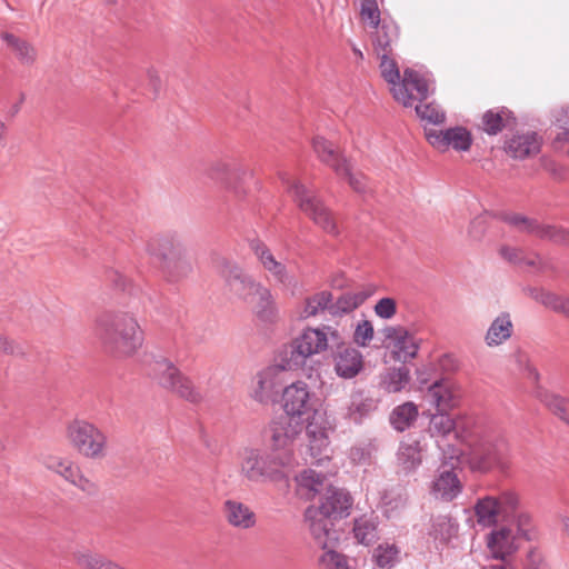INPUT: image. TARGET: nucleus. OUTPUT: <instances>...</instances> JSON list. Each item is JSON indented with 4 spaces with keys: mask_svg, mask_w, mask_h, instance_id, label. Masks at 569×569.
I'll use <instances>...</instances> for the list:
<instances>
[{
    "mask_svg": "<svg viewBox=\"0 0 569 569\" xmlns=\"http://www.w3.org/2000/svg\"><path fill=\"white\" fill-rule=\"evenodd\" d=\"M282 409L284 415L305 421L307 442L305 452H301L303 461L321 465L329 460L331 453L329 433L333 431L335 425L306 381L297 380L283 388Z\"/></svg>",
    "mask_w": 569,
    "mask_h": 569,
    "instance_id": "1",
    "label": "nucleus"
},
{
    "mask_svg": "<svg viewBox=\"0 0 569 569\" xmlns=\"http://www.w3.org/2000/svg\"><path fill=\"white\" fill-rule=\"evenodd\" d=\"M353 500L348 491L331 486L320 498L319 505H310L305 511L308 531L322 552L338 546V533L333 521L350 515Z\"/></svg>",
    "mask_w": 569,
    "mask_h": 569,
    "instance_id": "2",
    "label": "nucleus"
},
{
    "mask_svg": "<svg viewBox=\"0 0 569 569\" xmlns=\"http://www.w3.org/2000/svg\"><path fill=\"white\" fill-rule=\"evenodd\" d=\"M383 30L388 36V41H382L380 34L375 41V51L380 59V72L382 78L391 84L393 98L405 107H409L413 100H421L428 96L430 81L410 69H407L403 78L400 79L397 62L391 57V43L395 40V31L392 29Z\"/></svg>",
    "mask_w": 569,
    "mask_h": 569,
    "instance_id": "3",
    "label": "nucleus"
},
{
    "mask_svg": "<svg viewBox=\"0 0 569 569\" xmlns=\"http://www.w3.org/2000/svg\"><path fill=\"white\" fill-rule=\"evenodd\" d=\"M297 459L290 455L264 456L258 448L246 447L239 452L238 471L247 481L261 483H283L288 487L289 479L298 466Z\"/></svg>",
    "mask_w": 569,
    "mask_h": 569,
    "instance_id": "4",
    "label": "nucleus"
},
{
    "mask_svg": "<svg viewBox=\"0 0 569 569\" xmlns=\"http://www.w3.org/2000/svg\"><path fill=\"white\" fill-rule=\"evenodd\" d=\"M96 329L104 346L119 357H131L142 347L143 331L131 313H104L97 319Z\"/></svg>",
    "mask_w": 569,
    "mask_h": 569,
    "instance_id": "5",
    "label": "nucleus"
},
{
    "mask_svg": "<svg viewBox=\"0 0 569 569\" xmlns=\"http://www.w3.org/2000/svg\"><path fill=\"white\" fill-rule=\"evenodd\" d=\"M343 339L345 333L337 326L322 323L317 327H306L286 349L283 368L298 369L310 357L321 355L329 348L340 347L343 345Z\"/></svg>",
    "mask_w": 569,
    "mask_h": 569,
    "instance_id": "6",
    "label": "nucleus"
},
{
    "mask_svg": "<svg viewBox=\"0 0 569 569\" xmlns=\"http://www.w3.org/2000/svg\"><path fill=\"white\" fill-rule=\"evenodd\" d=\"M228 281L230 288L252 307L253 312L261 321L272 322L276 320L278 308L269 288L239 269L231 271Z\"/></svg>",
    "mask_w": 569,
    "mask_h": 569,
    "instance_id": "7",
    "label": "nucleus"
},
{
    "mask_svg": "<svg viewBox=\"0 0 569 569\" xmlns=\"http://www.w3.org/2000/svg\"><path fill=\"white\" fill-rule=\"evenodd\" d=\"M64 437L70 447L83 458L101 460L108 455L107 433L87 419L69 421L66 426Z\"/></svg>",
    "mask_w": 569,
    "mask_h": 569,
    "instance_id": "8",
    "label": "nucleus"
},
{
    "mask_svg": "<svg viewBox=\"0 0 569 569\" xmlns=\"http://www.w3.org/2000/svg\"><path fill=\"white\" fill-rule=\"evenodd\" d=\"M468 463L472 470L488 472L498 469L506 472L510 468L508 445L493 433L480 435L471 445Z\"/></svg>",
    "mask_w": 569,
    "mask_h": 569,
    "instance_id": "9",
    "label": "nucleus"
},
{
    "mask_svg": "<svg viewBox=\"0 0 569 569\" xmlns=\"http://www.w3.org/2000/svg\"><path fill=\"white\" fill-rule=\"evenodd\" d=\"M278 176L282 184L287 188V191L295 197L299 208L308 214L317 226L322 228L327 233H338L335 217L317 197L310 194L305 186L298 180H295L289 172L280 171Z\"/></svg>",
    "mask_w": 569,
    "mask_h": 569,
    "instance_id": "10",
    "label": "nucleus"
},
{
    "mask_svg": "<svg viewBox=\"0 0 569 569\" xmlns=\"http://www.w3.org/2000/svg\"><path fill=\"white\" fill-rule=\"evenodd\" d=\"M303 428V420L287 415L272 420L268 429L271 453L274 456L290 455L296 459L293 446L300 438Z\"/></svg>",
    "mask_w": 569,
    "mask_h": 569,
    "instance_id": "11",
    "label": "nucleus"
},
{
    "mask_svg": "<svg viewBox=\"0 0 569 569\" xmlns=\"http://www.w3.org/2000/svg\"><path fill=\"white\" fill-rule=\"evenodd\" d=\"M146 252L160 262L163 273L170 281L177 279L176 270L186 253L179 240L169 236L154 237L146 243Z\"/></svg>",
    "mask_w": 569,
    "mask_h": 569,
    "instance_id": "12",
    "label": "nucleus"
},
{
    "mask_svg": "<svg viewBox=\"0 0 569 569\" xmlns=\"http://www.w3.org/2000/svg\"><path fill=\"white\" fill-rule=\"evenodd\" d=\"M386 348L398 362H409L418 355L421 339L402 326H390L383 330Z\"/></svg>",
    "mask_w": 569,
    "mask_h": 569,
    "instance_id": "13",
    "label": "nucleus"
},
{
    "mask_svg": "<svg viewBox=\"0 0 569 569\" xmlns=\"http://www.w3.org/2000/svg\"><path fill=\"white\" fill-rule=\"evenodd\" d=\"M44 467L88 495H93L98 490L96 482L89 479L79 463L69 457L48 456Z\"/></svg>",
    "mask_w": 569,
    "mask_h": 569,
    "instance_id": "14",
    "label": "nucleus"
},
{
    "mask_svg": "<svg viewBox=\"0 0 569 569\" xmlns=\"http://www.w3.org/2000/svg\"><path fill=\"white\" fill-rule=\"evenodd\" d=\"M287 369L283 368V357L278 366H269L254 376L251 385L250 396L260 403L272 402L281 387L282 375Z\"/></svg>",
    "mask_w": 569,
    "mask_h": 569,
    "instance_id": "15",
    "label": "nucleus"
},
{
    "mask_svg": "<svg viewBox=\"0 0 569 569\" xmlns=\"http://www.w3.org/2000/svg\"><path fill=\"white\" fill-rule=\"evenodd\" d=\"M425 136L430 146L440 152H446L449 149L468 151L472 144L470 131L461 126L445 130L427 129Z\"/></svg>",
    "mask_w": 569,
    "mask_h": 569,
    "instance_id": "16",
    "label": "nucleus"
},
{
    "mask_svg": "<svg viewBox=\"0 0 569 569\" xmlns=\"http://www.w3.org/2000/svg\"><path fill=\"white\" fill-rule=\"evenodd\" d=\"M518 505V497L512 491H506L499 497H485L475 507L478 522L483 526L493 525L499 517H505Z\"/></svg>",
    "mask_w": 569,
    "mask_h": 569,
    "instance_id": "17",
    "label": "nucleus"
},
{
    "mask_svg": "<svg viewBox=\"0 0 569 569\" xmlns=\"http://www.w3.org/2000/svg\"><path fill=\"white\" fill-rule=\"evenodd\" d=\"M461 396V387L458 382L440 379L427 387L422 400L433 406L437 411H449L459 405Z\"/></svg>",
    "mask_w": 569,
    "mask_h": 569,
    "instance_id": "18",
    "label": "nucleus"
},
{
    "mask_svg": "<svg viewBox=\"0 0 569 569\" xmlns=\"http://www.w3.org/2000/svg\"><path fill=\"white\" fill-rule=\"evenodd\" d=\"M457 461L458 452H455V455L450 456V462L443 463L438 469L430 486V493L437 499L451 501L459 495L461 483L455 472Z\"/></svg>",
    "mask_w": 569,
    "mask_h": 569,
    "instance_id": "19",
    "label": "nucleus"
},
{
    "mask_svg": "<svg viewBox=\"0 0 569 569\" xmlns=\"http://www.w3.org/2000/svg\"><path fill=\"white\" fill-rule=\"evenodd\" d=\"M337 350L333 353V369L338 377L342 379H352L357 377L365 368V360L362 353L356 348L346 342L340 347H335Z\"/></svg>",
    "mask_w": 569,
    "mask_h": 569,
    "instance_id": "20",
    "label": "nucleus"
},
{
    "mask_svg": "<svg viewBox=\"0 0 569 569\" xmlns=\"http://www.w3.org/2000/svg\"><path fill=\"white\" fill-rule=\"evenodd\" d=\"M296 493L301 499L313 500L321 498L332 486L329 478L313 469H303L295 477Z\"/></svg>",
    "mask_w": 569,
    "mask_h": 569,
    "instance_id": "21",
    "label": "nucleus"
},
{
    "mask_svg": "<svg viewBox=\"0 0 569 569\" xmlns=\"http://www.w3.org/2000/svg\"><path fill=\"white\" fill-rule=\"evenodd\" d=\"M226 521L233 528L249 530L257 525V515L252 508L237 499H227L222 505Z\"/></svg>",
    "mask_w": 569,
    "mask_h": 569,
    "instance_id": "22",
    "label": "nucleus"
},
{
    "mask_svg": "<svg viewBox=\"0 0 569 569\" xmlns=\"http://www.w3.org/2000/svg\"><path fill=\"white\" fill-rule=\"evenodd\" d=\"M519 540L513 527L501 526L488 536L487 546L495 558L505 559L517 550Z\"/></svg>",
    "mask_w": 569,
    "mask_h": 569,
    "instance_id": "23",
    "label": "nucleus"
},
{
    "mask_svg": "<svg viewBox=\"0 0 569 569\" xmlns=\"http://www.w3.org/2000/svg\"><path fill=\"white\" fill-rule=\"evenodd\" d=\"M253 251L263 269L269 272L277 282L284 287H292L297 283L295 276L288 271L282 262L276 260L264 244L258 243L253 246Z\"/></svg>",
    "mask_w": 569,
    "mask_h": 569,
    "instance_id": "24",
    "label": "nucleus"
},
{
    "mask_svg": "<svg viewBox=\"0 0 569 569\" xmlns=\"http://www.w3.org/2000/svg\"><path fill=\"white\" fill-rule=\"evenodd\" d=\"M425 445L420 439L407 438L397 452L398 466L406 472L415 471L422 462Z\"/></svg>",
    "mask_w": 569,
    "mask_h": 569,
    "instance_id": "25",
    "label": "nucleus"
},
{
    "mask_svg": "<svg viewBox=\"0 0 569 569\" xmlns=\"http://www.w3.org/2000/svg\"><path fill=\"white\" fill-rule=\"evenodd\" d=\"M541 141L537 133L527 132L513 136L506 143V151L516 159H523L537 154Z\"/></svg>",
    "mask_w": 569,
    "mask_h": 569,
    "instance_id": "26",
    "label": "nucleus"
},
{
    "mask_svg": "<svg viewBox=\"0 0 569 569\" xmlns=\"http://www.w3.org/2000/svg\"><path fill=\"white\" fill-rule=\"evenodd\" d=\"M510 222L520 230L536 232L540 237L549 238L559 243L569 244V231L555 226H540L525 217L513 216Z\"/></svg>",
    "mask_w": 569,
    "mask_h": 569,
    "instance_id": "27",
    "label": "nucleus"
},
{
    "mask_svg": "<svg viewBox=\"0 0 569 569\" xmlns=\"http://www.w3.org/2000/svg\"><path fill=\"white\" fill-rule=\"evenodd\" d=\"M428 432L436 439L437 445L442 449L441 441L451 437L457 438L456 420L448 411H437L430 415Z\"/></svg>",
    "mask_w": 569,
    "mask_h": 569,
    "instance_id": "28",
    "label": "nucleus"
},
{
    "mask_svg": "<svg viewBox=\"0 0 569 569\" xmlns=\"http://www.w3.org/2000/svg\"><path fill=\"white\" fill-rule=\"evenodd\" d=\"M2 39L21 64L30 67L36 63L38 50L31 41L13 33H4Z\"/></svg>",
    "mask_w": 569,
    "mask_h": 569,
    "instance_id": "29",
    "label": "nucleus"
},
{
    "mask_svg": "<svg viewBox=\"0 0 569 569\" xmlns=\"http://www.w3.org/2000/svg\"><path fill=\"white\" fill-rule=\"evenodd\" d=\"M312 149L318 159L330 167L335 172H340L342 161H347L341 157L339 149L323 137L316 136L312 141Z\"/></svg>",
    "mask_w": 569,
    "mask_h": 569,
    "instance_id": "30",
    "label": "nucleus"
},
{
    "mask_svg": "<svg viewBox=\"0 0 569 569\" xmlns=\"http://www.w3.org/2000/svg\"><path fill=\"white\" fill-rule=\"evenodd\" d=\"M147 372L151 379L156 380L163 388L172 385V381L180 373L179 369L163 357L152 359L147 366Z\"/></svg>",
    "mask_w": 569,
    "mask_h": 569,
    "instance_id": "31",
    "label": "nucleus"
},
{
    "mask_svg": "<svg viewBox=\"0 0 569 569\" xmlns=\"http://www.w3.org/2000/svg\"><path fill=\"white\" fill-rule=\"evenodd\" d=\"M458 533V523L450 516H437L432 519L429 536L436 547L445 546Z\"/></svg>",
    "mask_w": 569,
    "mask_h": 569,
    "instance_id": "32",
    "label": "nucleus"
},
{
    "mask_svg": "<svg viewBox=\"0 0 569 569\" xmlns=\"http://www.w3.org/2000/svg\"><path fill=\"white\" fill-rule=\"evenodd\" d=\"M401 559V548L393 541H382L372 551L371 560L380 569H391Z\"/></svg>",
    "mask_w": 569,
    "mask_h": 569,
    "instance_id": "33",
    "label": "nucleus"
},
{
    "mask_svg": "<svg viewBox=\"0 0 569 569\" xmlns=\"http://www.w3.org/2000/svg\"><path fill=\"white\" fill-rule=\"evenodd\" d=\"M513 330V325L508 313H501L489 326L485 341L489 347H496L508 340Z\"/></svg>",
    "mask_w": 569,
    "mask_h": 569,
    "instance_id": "34",
    "label": "nucleus"
},
{
    "mask_svg": "<svg viewBox=\"0 0 569 569\" xmlns=\"http://www.w3.org/2000/svg\"><path fill=\"white\" fill-rule=\"evenodd\" d=\"M375 292L373 287H365L342 293L333 306V312H351L360 307Z\"/></svg>",
    "mask_w": 569,
    "mask_h": 569,
    "instance_id": "35",
    "label": "nucleus"
},
{
    "mask_svg": "<svg viewBox=\"0 0 569 569\" xmlns=\"http://www.w3.org/2000/svg\"><path fill=\"white\" fill-rule=\"evenodd\" d=\"M353 537L357 542L370 546L378 539V521L373 516H362L355 520Z\"/></svg>",
    "mask_w": 569,
    "mask_h": 569,
    "instance_id": "36",
    "label": "nucleus"
},
{
    "mask_svg": "<svg viewBox=\"0 0 569 569\" xmlns=\"http://www.w3.org/2000/svg\"><path fill=\"white\" fill-rule=\"evenodd\" d=\"M331 299L329 291H320L308 297L298 308V317L305 320L319 315L329 306Z\"/></svg>",
    "mask_w": 569,
    "mask_h": 569,
    "instance_id": "37",
    "label": "nucleus"
},
{
    "mask_svg": "<svg viewBox=\"0 0 569 569\" xmlns=\"http://www.w3.org/2000/svg\"><path fill=\"white\" fill-rule=\"evenodd\" d=\"M417 417L418 407L408 401L393 409L390 421L396 430L403 431L416 421Z\"/></svg>",
    "mask_w": 569,
    "mask_h": 569,
    "instance_id": "38",
    "label": "nucleus"
},
{
    "mask_svg": "<svg viewBox=\"0 0 569 569\" xmlns=\"http://www.w3.org/2000/svg\"><path fill=\"white\" fill-rule=\"evenodd\" d=\"M409 379V370L406 367L389 368L381 378V387L388 392H400Z\"/></svg>",
    "mask_w": 569,
    "mask_h": 569,
    "instance_id": "39",
    "label": "nucleus"
},
{
    "mask_svg": "<svg viewBox=\"0 0 569 569\" xmlns=\"http://www.w3.org/2000/svg\"><path fill=\"white\" fill-rule=\"evenodd\" d=\"M375 409L372 399L365 398L360 393L352 395L351 401L347 408V417L353 422H360Z\"/></svg>",
    "mask_w": 569,
    "mask_h": 569,
    "instance_id": "40",
    "label": "nucleus"
},
{
    "mask_svg": "<svg viewBox=\"0 0 569 569\" xmlns=\"http://www.w3.org/2000/svg\"><path fill=\"white\" fill-rule=\"evenodd\" d=\"M541 401L555 416L569 425V397L545 393Z\"/></svg>",
    "mask_w": 569,
    "mask_h": 569,
    "instance_id": "41",
    "label": "nucleus"
},
{
    "mask_svg": "<svg viewBox=\"0 0 569 569\" xmlns=\"http://www.w3.org/2000/svg\"><path fill=\"white\" fill-rule=\"evenodd\" d=\"M169 389L180 397L191 402H198L201 400L200 392L193 387L192 381L184 377L181 372L177 376V379L172 381V385L168 386Z\"/></svg>",
    "mask_w": 569,
    "mask_h": 569,
    "instance_id": "42",
    "label": "nucleus"
},
{
    "mask_svg": "<svg viewBox=\"0 0 569 569\" xmlns=\"http://www.w3.org/2000/svg\"><path fill=\"white\" fill-rule=\"evenodd\" d=\"M557 124L560 131L556 136L555 148L565 154H569V108L559 113Z\"/></svg>",
    "mask_w": 569,
    "mask_h": 569,
    "instance_id": "43",
    "label": "nucleus"
},
{
    "mask_svg": "<svg viewBox=\"0 0 569 569\" xmlns=\"http://www.w3.org/2000/svg\"><path fill=\"white\" fill-rule=\"evenodd\" d=\"M340 169L341 171L336 174L346 179L356 192L366 190V177L361 172L355 171L349 161H342Z\"/></svg>",
    "mask_w": 569,
    "mask_h": 569,
    "instance_id": "44",
    "label": "nucleus"
},
{
    "mask_svg": "<svg viewBox=\"0 0 569 569\" xmlns=\"http://www.w3.org/2000/svg\"><path fill=\"white\" fill-rule=\"evenodd\" d=\"M537 300L550 309L569 315V297L542 291L537 296Z\"/></svg>",
    "mask_w": 569,
    "mask_h": 569,
    "instance_id": "45",
    "label": "nucleus"
},
{
    "mask_svg": "<svg viewBox=\"0 0 569 569\" xmlns=\"http://www.w3.org/2000/svg\"><path fill=\"white\" fill-rule=\"evenodd\" d=\"M375 337V328L371 321L367 319L359 320L353 330V342L358 347L366 348Z\"/></svg>",
    "mask_w": 569,
    "mask_h": 569,
    "instance_id": "46",
    "label": "nucleus"
},
{
    "mask_svg": "<svg viewBox=\"0 0 569 569\" xmlns=\"http://www.w3.org/2000/svg\"><path fill=\"white\" fill-rule=\"evenodd\" d=\"M318 563L320 569H349L347 558L335 549L322 552Z\"/></svg>",
    "mask_w": 569,
    "mask_h": 569,
    "instance_id": "47",
    "label": "nucleus"
},
{
    "mask_svg": "<svg viewBox=\"0 0 569 569\" xmlns=\"http://www.w3.org/2000/svg\"><path fill=\"white\" fill-rule=\"evenodd\" d=\"M507 117H508V114L505 110L487 111L482 118L483 130L490 134H496L505 127Z\"/></svg>",
    "mask_w": 569,
    "mask_h": 569,
    "instance_id": "48",
    "label": "nucleus"
},
{
    "mask_svg": "<svg viewBox=\"0 0 569 569\" xmlns=\"http://www.w3.org/2000/svg\"><path fill=\"white\" fill-rule=\"evenodd\" d=\"M385 512L391 516L393 512L402 509L407 505V496L402 490H390L382 497Z\"/></svg>",
    "mask_w": 569,
    "mask_h": 569,
    "instance_id": "49",
    "label": "nucleus"
},
{
    "mask_svg": "<svg viewBox=\"0 0 569 569\" xmlns=\"http://www.w3.org/2000/svg\"><path fill=\"white\" fill-rule=\"evenodd\" d=\"M416 112L419 118L430 123L438 124L445 121V112L435 103L418 104Z\"/></svg>",
    "mask_w": 569,
    "mask_h": 569,
    "instance_id": "50",
    "label": "nucleus"
},
{
    "mask_svg": "<svg viewBox=\"0 0 569 569\" xmlns=\"http://www.w3.org/2000/svg\"><path fill=\"white\" fill-rule=\"evenodd\" d=\"M361 20L363 23L378 28L380 22V11L376 0H363L360 10Z\"/></svg>",
    "mask_w": 569,
    "mask_h": 569,
    "instance_id": "51",
    "label": "nucleus"
},
{
    "mask_svg": "<svg viewBox=\"0 0 569 569\" xmlns=\"http://www.w3.org/2000/svg\"><path fill=\"white\" fill-rule=\"evenodd\" d=\"M510 527H513L516 535L519 539L525 538L530 540L533 533V523L532 519L528 513L520 512L515 520V523Z\"/></svg>",
    "mask_w": 569,
    "mask_h": 569,
    "instance_id": "52",
    "label": "nucleus"
},
{
    "mask_svg": "<svg viewBox=\"0 0 569 569\" xmlns=\"http://www.w3.org/2000/svg\"><path fill=\"white\" fill-rule=\"evenodd\" d=\"M512 360L517 368L522 371L529 379L538 380L539 375L537 369L532 366L529 356L523 351H516L512 355Z\"/></svg>",
    "mask_w": 569,
    "mask_h": 569,
    "instance_id": "53",
    "label": "nucleus"
},
{
    "mask_svg": "<svg viewBox=\"0 0 569 569\" xmlns=\"http://www.w3.org/2000/svg\"><path fill=\"white\" fill-rule=\"evenodd\" d=\"M373 310L379 318L389 320L397 313V302L393 298L385 297L377 301Z\"/></svg>",
    "mask_w": 569,
    "mask_h": 569,
    "instance_id": "54",
    "label": "nucleus"
},
{
    "mask_svg": "<svg viewBox=\"0 0 569 569\" xmlns=\"http://www.w3.org/2000/svg\"><path fill=\"white\" fill-rule=\"evenodd\" d=\"M500 254L510 262H520L521 261V252L516 248L502 247L500 249Z\"/></svg>",
    "mask_w": 569,
    "mask_h": 569,
    "instance_id": "55",
    "label": "nucleus"
},
{
    "mask_svg": "<svg viewBox=\"0 0 569 569\" xmlns=\"http://www.w3.org/2000/svg\"><path fill=\"white\" fill-rule=\"evenodd\" d=\"M146 77L150 83V86L153 88V89H157L161 82V78H160V73L157 69L154 68H148L147 71H146Z\"/></svg>",
    "mask_w": 569,
    "mask_h": 569,
    "instance_id": "56",
    "label": "nucleus"
},
{
    "mask_svg": "<svg viewBox=\"0 0 569 569\" xmlns=\"http://www.w3.org/2000/svg\"><path fill=\"white\" fill-rule=\"evenodd\" d=\"M367 451L361 447H352L349 457L353 462H361L367 458Z\"/></svg>",
    "mask_w": 569,
    "mask_h": 569,
    "instance_id": "57",
    "label": "nucleus"
},
{
    "mask_svg": "<svg viewBox=\"0 0 569 569\" xmlns=\"http://www.w3.org/2000/svg\"><path fill=\"white\" fill-rule=\"evenodd\" d=\"M390 30L392 29L395 31V39L397 38V30L393 26H389L387 24L386 22H383L377 30L376 34H375V38H373V42L376 41L377 37L380 34L381 36V39L382 41H388V36L385 33V30Z\"/></svg>",
    "mask_w": 569,
    "mask_h": 569,
    "instance_id": "58",
    "label": "nucleus"
},
{
    "mask_svg": "<svg viewBox=\"0 0 569 569\" xmlns=\"http://www.w3.org/2000/svg\"><path fill=\"white\" fill-rule=\"evenodd\" d=\"M0 351L2 352H6V353H11L13 352V346L12 343L9 341V339L0 333Z\"/></svg>",
    "mask_w": 569,
    "mask_h": 569,
    "instance_id": "59",
    "label": "nucleus"
},
{
    "mask_svg": "<svg viewBox=\"0 0 569 569\" xmlns=\"http://www.w3.org/2000/svg\"><path fill=\"white\" fill-rule=\"evenodd\" d=\"M214 170L227 172L228 171V164L223 161L217 162L213 167Z\"/></svg>",
    "mask_w": 569,
    "mask_h": 569,
    "instance_id": "60",
    "label": "nucleus"
},
{
    "mask_svg": "<svg viewBox=\"0 0 569 569\" xmlns=\"http://www.w3.org/2000/svg\"><path fill=\"white\" fill-rule=\"evenodd\" d=\"M562 530L563 533L569 538V518L562 519Z\"/></svg>",
    "mask_w": 569,
    "mask_h": 569,
    "instance_id": "61",
    "label": "nucleus"
},
{
    "mask_svg": "<svg viewBox=\"0 0 569 569\" xmlns=\"http://www.w3.org/2000/svg\"><path fill=\"white\" fill-rule=\"evenodd\" d=\"M7 126L3 121L0 120V141L6 137L7 134Z\"/></svg>",
    "mask_w": 569,
    "mask_h": 569,
    "instance_id": "62",
    "label": "nucleus"
},
{
    "mask_svg": "<svg viewBox=\"0 0 569 569\" xmlns=\"http://www.w3.org/2000/svg\"><path fill=\"white\" fill-rule=\"evenodd\" d=\"M491 569H515V568L511 565H509V563H505L502 566L491 567Z\"/></svg>",
    "mask_w": 569,
    "mask_h": 569,
    "instance_id": "63",
    "label": "nucleus"
},
{
    "mask_svg": "<svg viewBox=\"0 0 569 569\" xmlns=\"http://www.w3.org/2000/svg\"><path fill=\"white\" fill-rule=\"evenodd\" d=\"M352 51L357 57H359L360 59L362 58V52L358 48L353 47Z\"/></svg>",
    "mask_w": 569,
    "mask_h": 569,
    "instance_id": "64",
    "label": "nucleus"
}]
</instances>
